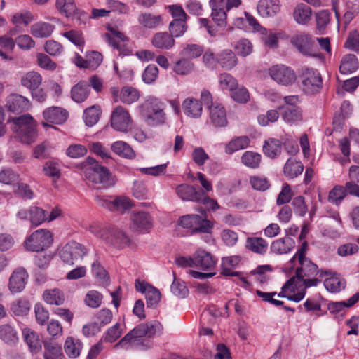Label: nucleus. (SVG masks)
<instances>
[{
	"label": "nucleus",
	"instance_id": "obj_1",
	"mask_svg": "<svg viewBox=\"0 0 359 359\" xmlns=\"http://www.w3.org/2000/svg\"><path fill=\"white\" fill-rule=\"evenodd\" d=\"M13 130L16 137L24 144L34 142L36 137V123L33 117L29 114H24L12 119Z\"/></svg>",
	"mask_w": 359,
	"mask_h": 359
},
{
	"label": "nucleus",
	"instance_id": "obj_2",
	"mask_svg": "<svg viewBox=\"0 0 359 359\" xmlns=\"http://www.w3.org/2000/svg\"><path fill=\"white\" fill-rule=\"evenodd\" d=\"M139 110L149 125H160L165 123L164 104L156 97H148L139 106Z\"/></svg>",
	"mask_w": 359,
	"mask_h": 359
},
{
	"label": "nucleus",
	"instance_id": "obj_3",
	"mask_svg": "<svg viewBox=\"0 0 359 359\" xmlns=\"http://www.w3.org/2000/svg\"><path fill=\"white\" fill-rule=\"evenodd\" d=\"M178 224L184 229H191L192 233H210L213 228V224L207 219L205 211L201 215L190 214L182 216L178 220Z\"/></svg>",
	"mask_w": 359,
	"mask_h": 359
},
{
	"label": "nucleus",
	"instance_id": "obj_4",
	"mask_svg": "<svg viewBox=\"0 0 359 359\" xmlns=\"http://www.w3.org/2000/svg\"><path fill=\"white\" fill-rule=\"evenodd\" d=\"M53 241L48 229H40L34 231L25 241V248L32 252H40L48 248Z\"/></svg>",
	"mask_w": 359,
	"mask_h": 359
},
{
	"label": "nucleus",
	"instance_id": "obj_5",
	"mask_svg": "<svg viewBox=\"0 0 359 359\" xmlns=\"http://www.w3.org/2000/svg\"><path fill=\"white\" fill-rule=\"evenodd\" d=\"M298 262L301 266L296 269V276L286 281L283 286V290L294 291V285L299 284V279H302V277H315L318 274V266L310 259H306Z\"/></svg>",
	"mask_w": 359,
	"mask_h": 359
},
{
	"label": "nucleus",
	"instance_id": "obj_6",
	"mask_svg": "<svg viewBox=\"0 0 359 359\" xmlns=\"http://www.w3.org/2000/svg\"><path fill=\"white\" fill-rule=\"evenodd\" d=\"M87 253L88 250L84 245L72 241L62 248L60 257L64 263L73 266L79 260L83 259Z\"/></svg>",
	"mask_w": 359,
	"mask_h": 359
},
{
	"label": "nucleus",
	"instance_id": "obj_7",
	"mask_svg": "<svg viewBox=\"0 0 359 359\" xmlns=\"http://www.w3.org/2000/svg\"><path fill=\"white\" fill-rule=\"evenodd\" d=\"M302 90L307 94H313L322 87V78L320 73L313 69L302 68L300 75Z\"/></svg>",
	"mask_w": 359,
	"mask_h": 359
},
{
	"label": "nucleus",
	"instance_id": "obj_8",
	"mask_svg": "<svg viewBox=\"0 0 359 359\" xmlns=\"http://www.w3.org/2000/svg\"><path fill=\"white\" fill-rule=\"evenodd\" d=\"M269 74L274 81L285 86L292 85L297 79L294 70L284 65L272 66L269 69Z\"/></svg>",
	"mask_w": 359,
	"mask_h": 359
},
{
	"label": "nucleus",
	"instance_id": "obj_9",
	"mask_svg": "<svg viewBox=\"0 0 359 359\" xmlns=\"http://www.w3.org/2000/svg\"><path fill=\"white\" fill-rule=\"evenodd\" d=\"M131 121L129 112L124 107L118 106L112 111L111 126L114 129L121 132H126Z\"/></svg>",
	"mask_w": 359,
	"mask_h": 359
},
{
	"label": "nucleus",
	"instance_id": "obj_10",
	"mask_svg": "<svg viewBox=\"0 0 359 359\" xmlns=\"http://www.w3.org/2000/svg\"><path fill=\"white\" fill-rule=\"evenodd\" d=\"M217 259L210 252L198 250L194 252L195 268L204 271H215Z\"/></svg>",
	"mask_w": 359,
	"mask_h": 359
},
{
	"label": "nucleus",
	"instance_id": "obj_11",
	"mask_svg": "<svg viewBox=\"0 0 359 359\" xmlns=\"http://www.w3.org/2000/svg\"><path fill=\"white\" fill-rule=\"evenodd\" d=\"M203 190L199 187L183 183L176 188V193L183 201L194 202L201 201V196H203Z\"/></svg>",
	"mask_w": 359,
	"mask_h": 359
},
{
	"label": "nucleus",
	"instance_id": "obj_12",
	"mask_svg": "<svg viewBox=\"0 0 359 359\" xmlns=\"http://www.w3.org/2000/svg\"><path fill=\"white\" fill-rule=\"evenodd\" d=\"M106 243L118 249L129 245L130 239L127 233L116 227H109Z\"/></svg>",
	"mask_w": 359,
	"mask_h": 359
},
{
	"label": "nucleus",
	"instance_id": "obj_13",
	"mask_svg": "<svg viewBox=\"0 0 359 359\" xmlns=\"http://www.w3.org/2000/svg\"><path fill=\"white\" fill-rule=\"evenodd\" d=\"M130 228L133 231H144L153 226L152 217L147 212H137L131 215Z\"/></svg>",
	"mask_w": 359,
	"mask_h": 359
},
{
	"label": "nucleus",
	"instance_id": "obj_14",
	"mask_svg": "<svg viewBox=\"0 0 359 359\" xmlns=\"http://www.w3.org/2000/svg\"><path fill=\"white\" fill-rule=\"evenodd\" d=\"M44 120L47 122L43 123V126H49L48 123L53 124H62L66 121L68 117V112L60 107H51L45 109L43 112Z\"/></svg>",
	"mask_w": 359,
	"mask_h": 359
},
{
	"label": "nucleus",
	"instance_id": "obj_15",
	"mask_svg": "<svg viewBox=\"0 0 359 359\" xmlns=\"http://www.w3.org/2000/svg\"><path fill=\"white\" fill-rule=\"evenodd\" d=\"M28 274L24 268L19 267L13 271L8 283V288L12 293L21 292L27 283Z\"/></svg>",
	"mask_w": 359,
	"mask_h": 359
},
{
	"label": "nucleus",
	"instance_id": "obj_16",
	"mask_svg": "<svg viewBox=\"0 0 359 359\" xmlns=\"http://www.w3.org/2000/svg\"><path fill=\"white\" fill-rule=\"evenodd\" d=\"M291 43L298 50L305 55H311L314 42L311 36L306 33H301L292 37Z\"/></svg>",
	"mask_w": 359,
	"mask_h": 359
},
{
	"label": "nucleus",
	"instance_id": "obj_17",
	"mask_svg": "<svg viewBox=\"0 0 359 359\" xmlns=\"http://www.w3.org/2000/svg\"><path fill=\"white\" fill-rule=\"evenodd\" d=\"M6 107L11 112L20 113L31 107L29 100L18 94L11 95L6 100Z\"/></svg>",
	"mask_w": 359,
	"mask_h": 359
},
{
	"label": "nucleus",
	"instance_id": "obj_18",
	"mask_svg": "<svg viewBox=\"0 0 359 359\" xmlns=\"http://www.w3.org/2000/svg\"><path fill=\"white\" fill-rule=\"evenodd\" d=\"M22 336L32 354H37L41 351L43 341L36 332L30 328H25L22 330Z\"/></svg>",
	"mask_w": 359,
	"mask_h": 359
},
{
	"label": "nucleus",
	"instance_id": "obj_19",
	"mask_svg": "<svg viewBox=\"0 0 359 359\" xmlns=\"http://www.w3.org/2000/svg\"><path fill=\"white\" fill-rule=\"evenodd\" d=\"M210 6L212 9L211 17L212 20L218 26H224L226 25L227 11L225 8L224 0H210Z\"/></svg>",
	"mask_w": 359,
	"mask_h": 359
},
{
	"label": "nucleus",
	"instance_id": "obj_20",
	"mask_svg": "<svg viewBox=\"0 0 359 359\" xmlns=\"http://www.w3.org/2000/svg\"><path fill=\"white\" fill-rule=\"evenodd\" d=\"M279 110L282 118L288 124H297L303 120L302 111L297 106H282Z\"/></svg>",
	"mask_w": 359,
	"mask_h": 359
},
{
	"label": "nucleus",
	"instance_id": "obj_21",
	"mask_svg": "<svg viewBox=\"0 0 359 359\" xmlns=\"http://www.w3.org/2000/svg\"><path fill=\"white\" fill-rule=\"evenodd\" d=\"M216 62L222 69L230 71L238 64L235 53L230 49H224L216 55Z\"/></svg>",
	"mask_w": 359,
	"mask_h": 359
},
{
	"label": "nucleus",
	"instance_id": "obj_22",
	"mask_svg": "<svg viewBox=\"0 0 359 359\" xmlns=\"http://www.w3.org/2000/svg\"><path fill=\"white\" fill-rule=\"evenodd\" d=\"M151 42L156 48L163 50H169L175 45V40L168 32H159L154 34Z\"/></svg>",
	"mask_w": 359,
	"mask_h": 359
},
{
	"label": "nucleus",
	"instance_id": "obj_23",
	"mask_svg": "<svg viewBox=\"0 0 359 359\" xmlns=\"http://www.w3.org/2000/svg\"><path fill=\"white\" fill-rule=\"evenodd\" d=\"M210 123L216 128L227 125L226 114L224 107L220 104L209 106Z\"/></svg>",
	"mask_w": 359,
	"mask_h": 359
},
{
	"label": "nucleus",
	"instance_id": "obj_24",
	"mask_svg": "<svg viewBox=\"0 0 359 359\" xmlns=\"http://www.w3.org/2000/svg\"><path fill=\"white\" fill-rule=\"evenodd\" d=\"M85 172L90 170L93 171L100 175V180H109L110 172L107 168L100 165L92 157H87L85 161L81 162L79 165Z\"/></svg>",
	"mask_w": 359,
	"mask_h": 359
},
{
	"label": "nucleus",
	"instance_id": "obj_25",
	"mask_svg": "<svg viewBox=\"0 0 359 359\" xmlns=\"http://www.w3.org/2000/svg\"><path fill=\"white\" fill-rule=\"evenodd\" d=\"M280 9L279 0H260L257 5V11L262 17L274 16Z\"/></svg>",
	"mask_w": 359,
	"mask_h": 359
},
{
	"label": "nucleus",
	"instance_id": "obj_26",
	"mask_svg": "<svg viewBox=\"0 0 359 359\" xmlns=\"http://www.w3.org/2000/svg\"><path fill=\"white\" fill-rule=\"evenodd\" d=\"M294 247V241L287 236L279 238L272 242L270 249L271 252L283 255L290 252Z\"/></svg>",
	"mask_w": 359,
	"mask_h": 359
},
{
	"label": "nucleus",
	"instance_id": "obj_27",
	"mask_svg": "<svg viewBox=\"0 0 359 359\" xmlns=\"http://www.w3.org/2000/svg\"><path fill=\"white\" fill-rule=\"evenodd\" d=\"M90 92V88L88 83L81 81L72 88L71 97L76 102H83L88 98Z\"/></svg>",
	"mask_w": 359,
	"mask_h": 359
},
{
	"label": "nucleus",
	"instance_id": "obj_28",
	"mask_svg": "<svg viewBox=\"0 0 359 359\" xmlns=\"http://www.w3.org/2000/svg\"><path fill=\"white\" fill-rule=\"evenodd\" d=\"M245 247L254 253L263 255L268 250V243L262 237H248Z\"/></svg>",
	"mask_w": 359,
	"mask_h": 359
},
{
	"label": "nucleus",
	"instance_id": "obj_29",
	"mask_svg": "<svg viewBox=\"0 0 359 359\" xmlns=\"http://www.w3.org/2000/svg\"><path fill=\"white\" fill-rule=\"evenodd\" d=\"M44 359H62L63 357L62 346L53 339L43 341Z\"/></svg>",
	"mask_w": 359,
	"mask_h": 359
},
{
	"label": "nucleus",
	"instance_id": "obj_30",
	"mask_svg": "<svg viewBox=\"0 0 359 359\" xmlns=\"http://www.w3.org/2000/svg\"><path fill=\"white\" fill-rule=\"evenodd\" d=\"M182 109L185 114L192 118H198L202 113L201 104L193 97H188L183 102Z\"/></svg>",
	"mask_w": 359,
	"mask_h": 359
},
{
	"label": "nucleus",
	"instance_id": "obj_31",
	"mask_svg": "<svg viewBox=\"0 0 359 359\" xmlns=\"http://www.w3.org/2000/svg\"><path fill=\"white\" fill-rule=\"evenodd\" d=\"M55 29V26L45 22H39L32 25L30 27V32L37 38H46L50 36Z\"/></svg>",
	"mask_w": 359,
	"mask_h": 359
},
{
	"label": "nucleus",
	"instance_id": "obj_32",
	"mask_svg": "<svg viewBox=\"0 0 359 359\" xmlns=\"http://www.w3.org/2000/svg\"><path fill=\"white\" fill-rule=\"evenodd\" d=\"M162 21L161 15L150 13H142L138 17L139 23L147 29H155L162 24Z\"/></svg>",
	"mask_w": 359,
	"mask_h": 359
},
{
	"label": "nucleus",
	"instance_id": "obj_33",
	"mask_svg": "<svg viewBox=\"0 0 359 359\" xmlns=\"http://www.w3.org/2000/svg\"><path fill=\"white\" fill-rule=\"evenodd\" d=\"M282 141L271 138L264 142L263 151L266 156L271 158L278 156L281 153Z\"/></svg>",
	"mask_w": 359,
	"mask_h": 359
},
{
	"label": "nucleus",
	"instance_id": "obj_34",
	"mask_svg": "<svg viewBox=\"0 0 359 359\" xmlns=\"http://www.w3.org/2000/svg\"><path fill=\"white\" fill-rule=\"evenodd\" d=\"M358 68V61L353 54H348L342 57L339 71L343 74H351Z\"/></svg>",
	"mask_w": 359,
	"mask_h": 359
},
{
	"label": "nucleus",
	"instance_id": "obj_35",
	"mask_svg": "<svg viewBox=\"0 0 359 359\" xmlns=\"http://www.w3.org/2000/svg\"><path fill=\"white\" fill-rule=\"evenodd\" d=\"M240 261L241 259L238 256H231L222 258L221 264V274L229 276H237L238 273L233 271L232 269L235 268L238 264Z\"/></svg>",
	"mask_w": 359,
	"mask_h": 359
},
{
	"label": "nucleus",
	"instance_id": "obj_36",
	"mask_svg": "<svg viewBox=\"0 0 359 359\" xmlns=\"http://www.w3.org/2000/svg\"><path fill=\"white\" fill-rule=\"evenodd\" d=\"M64 349L66 354L69 358H76L80 355L82 349V344L80 340L69 337L65 341Z\"/></svg>",
	"mask_w": 359,
	"mask_h": 359
},
{
	"label": "nucleus",
	"instance_id": "obj_37",
	"mask_svg": "<svg viewBox=\"0 0 359 359\" xmlns=\"http://www.w3.org/2000/svg\"><path fill=\"white\" fill-rule=\"evenodd\" d=\"M41 76L36 72H29L21 78L22 86L30 90L37 88L41 83Z\"/></svg>",
	"mask_w": 359,
	"mask_h": 359
},
{
	"label": "nucleus",
	"instance_id": "obj_38",
	"mask_svg": "<svg viewBox=\"0 0 359 359\" xmlns=\"http://www.w3.org/2000/svg\"><path fill=\"white\" fill-rule=\"evenodd\" d=\"M303 170L304 165L301 161L289 158L285 164L283 172L287 177L293 179L302 174Z\"/></svg>",
	"mask_w": 359,
	"mask_h": 359
},
{
	"label": "nucleus",
	"instance_id": "obj_39",
	"mask_svg": "<svg viewBox=\"0 0 359 359\" xmlns=\"http://www.w3.org/2000/svg\"><path fill=\"white\" fill-rule=\"evenodd\" d=\"M241 163L246 167L256 169L259 167L262 161V156L257 152L245 151L241 158Z\"/></svg>",
	"mask_w": 359,
	"mask_h": 359
},
{
	"label": "nucleus",
	"instance_id": "obj_40",
	"mask_svg": "<svg viewBox=\"0 0 359 359\" xmlns=\"http://www.w3.org/2000/svg\"><path fill=\"white\" fill-rule=\"evenodd\" d=\"M311 8L304 4H299L294 9L293 15L298 24L305 25L311 19Z\"/></svg>",
	"mask_w": 359,
	"mask_h": 359
},
{
	"label": "nucleus",
	"instance_id": "obj_41",
	"mask_svg": "<svg viewBox=\"0 0 359 359\" xmlns=\"http://www.w3.org/2000/svg\"><path fill=\"white\" fill-rule=\"evenodd\" d=\"M101 114L100 107L97 104L86 108L83 113V119L86 126L92 127L95 125Z\"/></svg>",
	"mask_w": 359,
	"mask_h": 359
},
{
	"label": "nucleus",
	"instance_id": "obj_42",
	"mask_svg": "<svg viewBox=\"0 0 359 359\" xmlns=\"http://www.w3.org/2000/svg\"><path fill=\"white\" fill-rule=\"evenodd\" d=\"M359 14V0H346L344 23L347 26L351 20Z\"/></svg>",
	"mask_w": 359,
	"mask_h": 359
},
{
	"label": "nucleus",
	"instance_id": "obj_43",
	"mask_svg": "<svg viewBox=\"0 0 359 359\" xmlns=\"http://www.w3.org/2000/svg\"><path fill=\"white\" fill-rule=\"evenodd\" d=\"M43 300L48 304L61 305L65 302L63 292L57 288L46 290L43 294Z\"/></svg>",
	"mask_w": 359,
	"mask_h": 359
},
{
	"label": "nucleus",
	"instance_id": "obj_44",
	"mask_svg": "<svg viewBox=\"0 0 359 359\" xmlns=\"http://www.w3.org/2000/svg\"><path fill=\"white\" fill-rule=\"evenodd\" d=\"M140 92L131 86H124L120 91V100L126 104H131L140 98Z\"/></svg>",
	"mask_w": 359,
	"mask_h": 359
},
{
	"label": "nucleus",
	"instance_id": "obj_45",
	"mask_svg": "<svg viewBox=\"0 0 359 359\" xmlns=\"http://www.w3.org/2000/svg\"><path fill=\"white\" fill-rule=\"evenodd\" d=\"M249 143L250 140L247 136L235 137L226 146L225 151L226 154H231L235 151L248 147Z\"/></svg>",
	"mask_w": 359,
	"mask_h": 359
},
{
	"label": "nucleus",
	"instance_id": "obj_46",
	"mask_svg": "<svg viewBox=\"0 0 359 359\" xmlns=\"http://www.w3.org/2000/svg\"><path fill=\"white\" fill-rule=\"evenodd\" d=\"M359 301V292L353 294L346 302H330L328 304V309L332 313H339L344 308L351 307Z\"/></svg>",
	"mask_w": 359,
	"mask_h": 359
},
{
	"label": "nucleus",
	"instance_id": "obj_47",
	"mask_svg": "<svg viewBox=\"0 0 359 359\" xmlns=\"http://www.w3.org/2000/svg\"><path fill=\"white\" fill-rule=\"evenodd\" d=\"M110 33H106L104 35V40L112 47L117 49L120 53L121 50L122 43L125 41L126 37L123 34L115 29H111Z\"/></svg>",
	"mask_w": 359,
	"mask_h": 359
},
{
	"label": "nucleus",
	"instance_id": "obj_48",
	"mask_svg": "<svg viewBox=\"0 0 359 359\" xmlns=\"http://www.w3.org/2000/svg\"><path fill=\"white\" fill-rule=\"evenodd\" d=\"M188 25L187 20H172L168 26L169 34L175 39V38H179L182 36L187 31Z\"/></svg>",
	"mask_w": 359,
	"mask_h": 359
},
{
	"label": "nucleus",
	"instance_id": "obj_49",
	"mask_svg": "<svg viewBox=\"0 0 359 359\" xmlns=\"http://www.w3.org/2000/svg\"><path fill=\"white\" fill-rule=\"evenodd\" d=\"M125 327H121L120 323H116L113 326L109 327L103 334L102 339L104 342L113 343L116 341L124 332Z\"/></svg>",
	"mask_w": 359,
	"mask_h": 359
},
{
	"label": "nucleus",
	"instance_id": "obj_50",
	"mask_svg": "<svg viewBox=\"0 0 359 359\" xmlns=\"http://www.w3.org/2000/svg\"><path fill=\"white\" fill-rule=\"evenodd\" d=\"M204 52L203 46L196 43L187 44L181 50L180 54L187 60L200 57Z\"/></svg>",
	"mask_w": 359,
	"mask_h": 359
},
{
	"label": "nucleus",
	"instance_id": "obj_51",
	"mask_svg": "<svg viewBox=\"0 0 359 359\" xmlns=\"http://www.w3.org/2000/svg\"><path fill=\"white\" fill-rule=\"evenodd\" d=\"M0 339L9 344H15L18 339L17 332L8 324L0 326Z\"/></svg>",
	"mask_w": 359,
	"mask_h": 359
},
{
	"label": "nucleus",
	"instance_id": "obj_52",
	"mask_svg": "<svg viewBox=\"0 0 359 359\" xmlns=\"http://www.w3.org/2000/svg\"><path fill=\"white\" fill-rule=\"evenodd\" d=\"M112 151L116 154L127 158L135 157V152L131 147L123 141H117L111 145Z\"/></svg>",
	"mask_w": 359,
	"mask_h": 359
},
{
	"label": "nucleus",
	"instance_id": "obj_53",
	"mask_svg": "<svg viewBox=\"0 0 359 359\" xmlns=\"http://www.w3.org/2000/svg\"><path fill=\"white\" fill-rule=\"evenodd\" d=\"M43 170L46 176L48 177L60 178L61 177V163L55 159L49 160L44 164Z\"/></svg>",
	"mask_w": 359,
	"mask_h": 359
},
{
	"label": "nucleus",
	"instance_id": "obj_54",
	"mask_svg": "<svg viewBox=\"0 0 359 359\" xmlns=\"http://www.w3.org/2000/svg\"><path fill=\"white\" fill-rule=\"evenodd\" d=\"M173 276L174 279L170 287L171 292L179 298H185L189 292L185 282L177 278L175 273Z\"/></svg>",
	"mask_w": 359,
	"mask_h": 359
},
{
	"label": "nucleus",
	"instance_id": "obj_55",
	"mask_svg": "<svg viewBox=\"0 0 359 359\" xmlns=\"http://www.w3.org/2000/svg\"><path fill=\"white\" fill-rule=\"evenodd\" d=\"M316 29L319 34L324 33L330 21V13L327 10H322L316 14Z\"/></svg>",
	"mask_w": 359,
	"mask_h": 359
},
{
	"label": "nucleus",
	"instance_id": "obj_56",
	"mask_svg": "<svg viewBox=\"0 0 359 359\" xmlns=\"http://www.w3.org/2000/svg\"><path fill=\"white\" fill-rule=\"evenodd\" d=\"M218 81L222 90H228L230 92L237 87L238 81L230 74L222 73L219 75Z\"/></svg>",
	"mask_w": 359,
	"mask_h": 359
},
{
	"label": "nucleus",
	"instance_id": "obj_57",
	"mask_svg": "<svg viewBox=\"0 0 359 359\" xmlns=\"http://www.w3.org/2000/svg\"><path fill=\"white\" fill-rule=\"evenodd\" d=\"M47 220L46 211L36 206L30 207L29 221L34 226H39Z\"/></svg>",
	"mask_w": 359,
	"mask_h": 359
},
{
	"label": "nucleus",
	"instance_id": "obj_58",
	"mask_svg": "<svg viewBox=\"0 0 359 359\" xmlns=\"http://www.w3.org/2000/svg\"><path fill=\"white\" fill-rule=\"evenodd\" d=\"M231 98L236 102L245 104L250 100V93L246 88L243 86L233 88L231 91Z\"/></svg>",
	"mask_w": 359,
	"mask_h": 359
},
{
	"label": "nucleus",
	"instance_id": "obj_59",
	"mask_svg": "<svg viewBox=\"0 0 359 359\" xmlns=\"http://www.w3.org/2000/svg\"><path fill=\"white\" fill-rule=\"evenodd\" d=\"M194 68V63L184 57L175 62L173 70L179 75H187L191 73Z\"/></svg>",
	"mask_w": 359,
	"mask_h": 359
},
{
	"label": "nucleus",
	"instance_id": "obj_60",
	"mask_svg": "<svg viewBox=\"0 0 359 359\" xmlns=\"http://www.w3.org/2000/svg\"><path fill=\"white\" fill-rule=\"evenodd\" d=\"M29 302L24 299H18L11 305V311L15 316H25L29 311Z\"/></svg>",
	"mask_w": 359,
	"mask_h": 359
},
{
	"label": "nucleus",
	"instance_id": "obj_61",
	"mask_svg": "<svg viewBox=\"0 0 359 359\" xmlns=\"http://www.w3.org/2000/svg\"><path fill=\"white\" fill-rule=\"evenodd\" d=\"M56 8L61 13L67 17L74 14L76 11V5L74 0H57Z\"/></svg>",
	"mask_w": 359,
	"mask_h": 359
},
{
	"label": "nucleus",
	"instance_id": "obj_62",
	"mask_svg": "<svg viewBox=\"0 0 359 359\" xmlns=\"http://www.w3.org/2000/svg\"><path fill=\"white\" fill-rule=\"evenodd\" d=\"M234 49L239 55L246 57L252 53L253 46L248 39H241L237 41L234 46Z\"/></svg>",
	"mask_w": 359,
	"mask_h": 359
},
{
	"label": "nucleus",
	"instance_id": "obj_63",
	"mask_svg": "<svg viewBox=\"0 0 359 359\" xmlns=\"http://www.w3.org/2000/svg\"><path fill=\"white\" fill-rule=\"evenodd\" d=\"M13 189L16 195L22 198L31 199L33 197V192L26 183L16 181L13 184Z\"/></svg>",
	"mask_w": 359,
	"mask_h": 359
},
{
	"label": "nucleus",
	"instance_id": "obj_64",
	"mask_svg": "<svg viewBox=\"0 0 359 359\" xmlns=\"http://www.w3.org/2000/svg\"><path fill=\"white\" fill-rule=\"evenodd\" d=\"M149 291L145 294L147 306L149 308L156 307L160 302L161 294L160 291L154 287H149Z\"/></svg>",
	"mask_w": 359,
	"mask_h": 359
}]
</instances>
